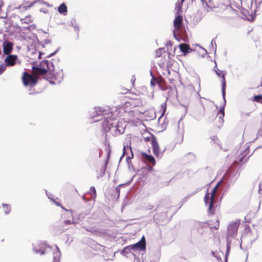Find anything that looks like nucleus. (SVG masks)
<instances>
[{
  "instance_id": "obj_45",
  "label": "nucleus",
  "mask_w": 262,
  "mask_h": 262,
  "mask_svg": "<svg viewBox=\"0 0 262 262\" xmlns=\"http://www.w3.org/2000/svg\"><path fill=\"white\" fill-rule=\"evenodd\" d=\"M58 75L60 78V79L58 80V83H59L60 82L61 80L62 79V78H63V74L62 72L61 71L60 73L58 74Z\"/></svg>"
},
{
  "instance_id": "obj_56",
  "label": "nucleus",
  "mask_w": 262,
  "mask_h": 262,
  "mask_svg": "<svg viewBox=\"0 0 262 262\" xmlns=\"http://www.w3.org/2000/svg\"><path fill=\"white\" fill-rule=\"evenodd\" d=\"M41 54H44V53L39 52V55H38V58L41 59Z\"/></svg>"
},
{
  "instance_id": "obj_57",
  "label": "nucleus",
  "mask_w": 262,
  "mask_h": 262,
  "mask_svg": "<svg viewBox=\"0 0 262 262\" xmlns=\"http://www.w3.org/2000/svg\"><path fill=\"white\" fill-rule=\"evenodd\" d=\"M198 83H199V91H200V89H201V86H200V79H199Z\"/></svg>"
},
{
  "instance_id": "obj_44",
  "label": "nucleus",
  "mask_w": 262,
  "mask_h": 262,
  "mask_svg": "<svg viewBox=\"0 0 262 262\" xmlns=\"http://www.w3.org/2000/svg\"><path fill=\"white\" fill-rule=\"evenodd\" d=\"M59 51V48L57 49L55 51H54V52L51 53L50 54H49V55H48L46 58H50L51 57H52L53 56H54L57 53V52Z\"/></svg>"
},
{
  "instance_id": "obj_5",
  "label": "nucleus",
  "mask_w": 262,
  "mask_h": 262,
  "mask_svg": "<svg viewBox=\"0 0 262 262\" xmlns=\"http://www.w3.org/2000/svg\"><path fill=\"white\" fill-rule=\"evenodd\" d=\"M22 81L25 86H33L37 84L38 79L36 77L29 74L28 72H24L22 76Z\"/></svg>"
},
{
  "instance_id": "obj_38",
  "label": "nucleus",
  "mask_w": 262,
  "mask_h": 262,
  "mask_svg": "<svg viewBox=\"0 0 262 262\" xmlns=\"http://www.w3.org/2000/svg\"><path fill=\"white\" fill-rule=\"evenodd\" d=\"M161 108L162 109V113L161 116L166 112V103H162L161 104Z\"/></svg>"
},
{
  "instance_id": "obj_54",
  "label": "nucleus",
  "mask_w": 262,
  "mask_h": 262,
  "mask_svg": "<svg viewBox=\"0 0 262 262\" xmlns=\"http://www.w3.org/2000/svg\"><path fill=\"white\" fill-rule=\"evenodd\" d=\"M257 134H258L259 136H261V137H262V129H261V130H259Z\"/></svg>"
},
{
  "instance_id": "obj_33",
  "label": "nucleus",
  "mask_w": 262,
  "mask_h": 262,
  "mask_svg": "<svg viewBox=\"0 0 262 262\" xmlns=\"http://www.w3.org/2000/svg\"><path fill=\"white\" fill-rule=\"evenodd\" d=\"M8 67L6 63H1L0 64V75H2L4 72L6 70V67Z\"/></svg>"
},
{
  "instance_id": "obj_35",
  "label": "nucleus",
  "mask_w": 262,
  "mask_h": 262,
  "mask_svg": "<svg viewBox=\"0 0 262 262\" xmlns=\"http://www.w3.org/2000/svg\"><path fill=\"white\" fill-rule=\"evenodd\" d=\"M187 156L188 157L189 160L190 161H193L195 160L196 156L195 155L193 152H189L187 154Z\"/></svg>"
},
{
  "instance_id": "obj_58",
  "label": "nucleus",
  "mask_w": 262,
  "mask_h": 262,
  "mask_svg": "<svg viewBox=\"0 0 262 262\" xmlns=\"http://www.w3.org/2000/svg\"><path fill=\"white\" fill-rule=\"evenodd\" d=\"M258 234H257L256 237L252 241V242H254L256 241V239L258 238Z\"/></svg>"
},
{
  "instance_id": "obj_55",
  "label": "nucleus",
  "mask_w": 262,
  "mask_h": 262,
  "mask_svg": "<svg viewBox=\"0 0 262 262\" xmlns=\"http://www.w3.org/2000/svg\"><path fill=\"white\" fill-rule=\"evenodd\" d=\"M216 224H217V226L216 227V226H215V228L216 229H217L219 228V221H218V220H217V221H216Z\"/></svg>"
},
{
  "instance_id": "obj_22",
  "label": "nucleus",
  "mask_w": 262,
  "mask_h": 262,
  "mask_svg": "<svg viewBox=\"0 0 262 262\" xmlns=\"http://www.w3.org/2000/svg\"><path fill=\"white\" fill-rule=\"evenodd\" d=\"M56 250L53 252V261L60 262L59 258L61 256V253L57 246H55Z\"/></svg>"
},
{
  "instance_id": "obj_59",
  "label": "nucleus",
  "mask_w": 262,
  "mask_h": 262,
  "mask_svg": "<svg viewBox=\"0 0 262 262\" xmlns=\"http://www.w3.org/2000/svg\"><path fill=\"white\" fill-rule=\"evenodd\" d=\"M183 106L185 107V115L186 114V113L187 112V108L186 106H185V105H183Z\"/></svg>"
},
{
  "instance_id": "obj_17",
  "label": "nucleus",
  "mask_w": 262,
  "mask_h": 262,
  "mask_svg": "<svg viewBox=\"0 0 262 262\" xmlns=\"http://www.w3.org/2000/svg\"><path fill=\"white\" fill-rule=\"evenodd\" d=\"M183 18L182 15H178L175 17L173 20V26L176 30H179L182 24Z\"/></svg>"
},
{
  "instance_id": "obj_15",
  "label": "nucleus",
  "mask_w": 262,
  "mask_h": 262,
  "mask_svg": "<svg viewBox=\"0 0 262 262\" xmlns=\"http://www.w3.org/2000/svg\"><path fill=\"white\" fill-rule=\"evenodd\" d=\"M179 47L181 52L183 53L184 56H186L189 53L194 51L193 49H191L188 45H186L185 43H180L179 45Z\"/></svg>"
},
{
  "instance_id": "obj_53",
  "label": "nucleus",
  "mask_w": 262,
  "mask_h": 262,
  "mask_svg": "<svg viewBox=\"0 0 262 262\" xmlns=\"http://www.w3.org/2000/svg\"><path fill=\"white\" fill-rule=\"evenodd\" d=\"M108 162V159H106L104 162V164L103 166H106V167H107Z\"/></svg>"
},
{
  "instance_id": "obj_3",
  "label": "nucleus",
  "mask_w": 262,
  "mask_h": 262,
  "mask_svg": "<svg viewBox=\"0 0 262 262\" xmlns=\"http://www.w3.org/2000/svg\"><path fill=\"white\" fill-rule=\"evenodd\" d=\"M32 70L36 72L38 74L42 76L43 78L47 80L51 84H55V82L51 78L57 79V75L54 74L55 67L52 61L47 59H44L37 66L32 67Z\"/></svg>"
},
{
  "instance_id": "obj_23",
  "label": "nucleus",
  "mask_w": 262,
  "mask_h": 262,
  "mask_svg": "<svg viewBox=\"0 0 262 262\" xmlns=\"http://www.w3.org/2000/svg\"><path fill=\"white\" fill-rule=\"evenodd\" d=\"M204 6L205 5L210 8L212 9L215 8V4L213 0H200Z\"/></svg>"
},
{
  "instance_id": "obj_1",
  "label": "nucleus",
  "mask_w": 262,
  "mask_h": 262,
  "mask_svg": "<svg viewBox=\"0 0 262 262\" xmlns=\"http://www.w3.org/2000/svg\"><path fill=\"white\" fill-rule=\"evenodd\" d=\"M93 115L92 116V121L96 122L101 120L104 119L102 123V128L104 133H107L110 131L111 128L115 127L116 130L119 133H122L120 129H119V124L120 121L118 122V124L115 123V118L114 116L113 112L111 111L109 107L106 108L101 107H95L94 108Z\"/></svg>"
},
{
  "instance_id": "obj_30",
  "label": "nucleus",
  "mask_w": 262,
  "mask_h": 262,
  "mask_svg": "<svg viewBox=\"0 0 262 262\" xmlns=\"http://www.w3.org/2000/svg\"><path fill=\"white\" fill-rule=\"evenodd\" d=\"M186 90L188 91L190 93L193 92L195 91L194 86L191 84H187L186 87Z\"/></svg>"
},
{
  "instance_id": "obj_51",
  "label": "nucleus",
  "mask_w": 262,
  "mask_h": 262,
  "mask_svg": "<svg viewBox=\"0 0 262 262\" xmlns=\"http://www.w3.org/2000/svg\"><path fill=\"white\" fill-rule=\"evenodd\" d=\"M212 140H213L214 142H215V141L217 140V138L216 136H212L211 137Z\"/></svg>"
},
{
  "instance_id": "obj_64",
  "label": "nucleus",
  "mask_w": 262,
  "mask_h": 262,
  "mask_svg": "<svg viewBox=\"0 0 262 262\" xmlns=\"http://www.w3.org/2000/svg\"><path fill=\"white\" fill-rule=\"evenodd\" d=\"M213 41H214V39H213L212 40L211 42V46H212V45H213Z\"/></svg>"
},
{
  "instance_id": "obj_20",
  "label": "nucleus",
  "mask_w": 262,
  "mask_h": 262,
  "mask_svg": "<svg viewBox=\"0 0 262 262\" xmlns=\"http://www.w3.org/2000/svg\"><path fill=\"white\" fill-rule=\"evenodd\" d=\"M238 170L236 168L230 167L227 172H226L228 176L231 177H232L233 179H235L236 177L238 176H239V174H238Z\"/></svg>"
},
{
  "instance_id": "obj_9",
  "label": "nucleus",
  "mask_w": 262,
  "mask_h": 262,
  "mask_svg": "<svg viewBox=\"0 0 262 262\" xmlns=\"http://www.w3.org/2000/svg\"><path fill=\"white\" fill-rule=\"evenodd\" d=\"M2 46L3 48V54L2 55V58L4 56V55H10V53L13 49V43L7 40H5Z\"/></svg>"
},
{
  "instance_id": "obj_62",
  "label": "nucleus",
  "mask_w": 262,
  "mask_h": 262,
  "mask_svg": "<svg viewBox=\"0 0 262 262\" xmlns=\"http://www.w3.org/2000/svg\"><path fill=\"white\" fill-rule=\"evenodd\" d=\"M248 227V231H249L250 233H252V231L250 229V227H249V226H247Z\"/></svg>"
},
{
  "instance_id": "obj_16",
  "label": "nucleus",
  "mask_w": 262,
  "mask_h": 262,
  "mask_svg": "<svg viewBox=\"0 0 262 262\" xmlns=\"http://www.w3.org/2000/svg\"><path fill=\"white\" fill-rule=\"evenodd\" d=\"M223 99L224 100L223 104L222 106H221L220 107V110L218 111V112H217V115H219V118L220 120H221V122L222 124L224 122L223 118L225 116L224 109H225V105L226 104V100L225 96L224 97H223Z\"/></svg>"
},
{
  "instance_id": "obj_48",
  "label": "nucleus",
  "mask_w": 262,
  "mask_h": 262,
  "mask_svg": "<svg viewBox=\"0 0 262 262\" xmlns=\"http://www.w3.org/2000/svg\"><path fill=\"white\" fill-rule=\"evenodd\" d=\"M250 18H249L248 19L250 21H253L255 18V15H251Z\"/></svg>"
},
{
  "instance_id": "obj_32",
  "label": "nucleus",
  "mask_w": 262,
  "mask_h": 262,
  "mask_svg": "<svg viewBox=\"0 0 262 262\" xmlns=\"http://www.w3.org/2000/svg\"><path fill=\"white\" fill-rule=\"evenodd\" d=\"M106 169V166H102V167L101 168V169H100V176H97V179H99L100 177H102L105 174Z\"/></svg>"
},
{
  "instance_id": "obj_60",
  "label": "nucleus",
  "mask_w": 262,
  "mask_h": 262,
  "mask_svg": "<svg viewBox=\"0 0 262 262\" xmlns=\"http://www.w3.org/2000/svg\"><path fill=\"white\" fill-rule=\"evenodd\" d=\"M110 152H108V154H107V158H106V159H108H108H109V158H110Z\"/></svg>"
},
{
  "instance_id": "obj_42",
  "label": "nucleus",
  "mask_w": 262,
  "mask_h": 262,
  "mask_svg": "<svg viewBox=\"0 0 262 262\" xmlns=\"http://www.w3.org/2000/svg\"><path fill=\"white\" fill-rule=\"evenodd\" d=\"M74 29V30L77 33V35H78V33L79 32V27L78 24H75V25L73 27Z\"/></svg>"
},
{
  "instance_id": "obj_21",
  "label": "nucleus",
  "mask_w": 262,
  "mask_h": 262,
  "mask_svg": "<svg viewBox=\"0 0 262 262\" xmlns=\"http://www.w3.org/2000/svg\"><path fill=\"white\" fill-rule=\"evenodd\" d=\"M58 12L63 15H66L68 12V7L64 3L61 4L58 7Z\"/></svg>"
},
{
  "instance_id": "obj_2",
  "label": "nucleus",
  "mask_w": 262,
  "mask_h": 262,
  "mask_svg": "<svg viewBox=\"0 0 262 262\" xmlns=\"http://www.w3.org/2000/svg\"><path fill=\"white\" fill-rule=\"evenodd\" d=\"M238 176L235 179H233L225 173L217 185L211 190L210 193L208 192V189H207V192L204 198V201L206 205L208 204V213L209 214H214V206L217 205V202L215 200L214 194L219 185L222 183L223 188L226 191L230 186L234 184Z\"/></svg>"
},
{
  "instance_id": "obj_29",
  "label": "nucleus",
  "mask_w": 262,
  "mask_h": 262,
  "mask_svg": "<svg viewBox=\"0 0 262 262\" xmlns=\"http://www.w3.org/2000/svg\"><path fill=\"white\" fill-rule=\"evenodd\" d=\"M2 206L4 207V208H6L5 210V214H8L11 211V207L8 204H2Z\"/></svg>"
},
{
  "instance_id": "obj_47",
  "label": "nucleus",
  "mask_w": 262,
  "mask_h": 262,
  "mask_svg": "<svg viewBox=\"0 0 262 262\" xmlns=\"http://www.w3.org/2000/svg\"><path fill=\"white\" fill-rule=\"evenodd\" d=\"M46 195H47V196L48 197V198H49V199L53 200V199H52V198H51V195H52V194H50V193H48V191H47V190H46Z\"/></svg>"
},
{
  "instance_id": "obj_19",
  "label": "nucleus",
  "mask_w": 262,
  "mask_h": 262,
  "mask_svg": "<svg viewBox=\"0 0 262 262\" xmlns=\"http://www.w3.org/2000/svg\"><path fill=\"white\" fill-rule=\"evenodd\" d=\"M205 227H207V225L205 223L203 222H195L193 224L194 228L196 229L200 234L203 233L202 229Z\"/></svg>"
},
{
  "instance_id": "obj_10",
  "label": "nucleus",
  "mask_w": 262,
  "mask_h": 262,
  "mask_svg": "<svg viewBox=\"0 0 262 262\" xmlns=\"http://www.w3.org/2000/svg\"><path fill=\"white\" fill-rule=\"evenodd\" d=\"M18 61V56L16 55H8L4 59V62L8 67H12L14 66Z\"/></svg>"
},
{
  "instance_id": "obj_39",
  "label": "nucleus",
  "mask_w": 262,
  "mask_h": 262,
  "mask_svg": "<svg viewBox=\"0 0 262 262\" xmlns=\"http://www.w3.org/2000/svg\"><path fill=\"white\" fill-rule=\"evenodd\" d=\"M75 24H76V19L74 18H73L69 22H68V25L70 26L73 27Z\"/></svg>"
},
{
  "instance_id": "obj_46",
  "label": "nucleus",
  "mask_w": 262,
  "mask_h": 262,
  "mask_svg": "<svg viewBox=\"0 0 262 262\" xmlns=\"http://www.w3.org/2000/svg\"><path fill=\"white\" fill-rule=\"evenodd\" d=\"M54 203H55V204H56V206H61V208H62L63 209H64V210H66V211H70L69 210L66 209V208H64V207H62V206H61V204H60L59 203H58V202H56V201H54Z\"/></svg>"
},
{
  "instance_id": "obj_43",
  "label": "nucleus",
  "mask_w": 262,
  "mask_h": 262,
  "mask_svg": "<svg viewBox=\"0 0 262 262\" xmlns=\"http://www.w3.org/2000/svg\"><path fill=\"white\" fill-rule=\"evenodd\" d=\"M173 37L177 40H178V41H180L181 40V37L178 36L176 33V31L174 30L173 31Z\"/></svg>"
},
{
  "instance_id": "obj_34",
  "label": "nucleus",
  "mask_w": 262,
  "mask_h": 262,
  "mask_svg": "<svg viewBox=\"0 0 262 262\" xmlns=\"http://www.w3.org/2000/svg\"><path fill=\"white\" fill-rule=\"evenodd\" d=\"M114 193H115V195H117V198H118L119 196L120 193V185H118L116 187L115 191L114 192Z\"/></svg>"
},
{
  "instance_id": "obj_14",
  "label": "nucleus",
  "mask_w": 262,
  "mask_h": 262,
  "mask_svg": "<svg viewBox=\"0 0 262 262\" xmlns=\"http://www.w3.org/2000/svg\"><path fill=\"white\" fill-rule=\"evenodd\" d=\"M232 238L230 236H228V235H226V251L225 255V261L224 262H227L228 257L229 256V254L230 253V249H231V244L232 242Z\"/></svg>"
},
{
  "instance_id": "obj_8",
  "label": "nucleus",
  "mask_w": 262,
  "mask_h": 262,
  "mask_svg": "<svg viewBox=\"0 0 262 262\" xmlns=\"http://www.w3.org/2000/svg\"><path fill=\"white\" fill-rule=\"evenodd\" d=\"M134 251H145L146 250V239L143 235L141 239L137 243L130 245Z\"/></svg>"
},
{
  "instance_id": "obj_26",
  "label": "nucleus",
  "mask_w": 262,
  "mask_h": 262,
  "mask_svg": "<svg viewBox=\"0 0 262 262\" xmlns=\"http://www.w3.org/2000/svg\"><path fill=\"white\" fill-rule=\"evenodd\" d=\"M166 50L165 48H160L157 49L156 51V56L157 57H159L161 56L163 53L165 52Z\"/></svg>"
},
{
  "instance_id": "obj_12",
  "label": "nucleus",
  "mask_w": 262,
  "mask_h": 262,
  "mask_svg": "<svg viewBox=\"0 0 262 262\" xmlns=\"http://www.w3.org/2000/svg\"><path fill=\"white\" fill-rule=\"evenodd\" d=\"M141 155L145 162L151 164L153 166L155 165L156 160L152 155H148L145 152H141Z\"/></svg>"
},
{
  "instance_id": "obj_31",
  "label": "nucleus",
  "mask_w": 262,
  "mask_h": 262,
  "mask_svg": "<svg viewBox=\"0 0 262 262\" xmlns=\"http://www.w3.org/2000/svg\"><path fill=\"white\" fill-rule=\"evenodd\" d=\"M198 189H197L195 191H194L193 192L191 193V194H188L186 196L183 198L182 200V203L186 202L187 201L188 198L194 195L198 192Z\"/></svg>"
},
{
  "instance_id": "obj_49",
  "label": "nucleus",
  "mask_w": 262,
  "mask_h": 262,
  "mask_svg": "<svg viewBox=\"0 0 262 262\" xmlns=\"http://www.w3.org/2000/svg\"><path fill=\"white\" fill-rule=\"evenodd\" d=\"M132 180H133V178H132V179H131V180H130L128 182H127V183L120 184L119 185H120V187H121V186H125V185H128V184H130V183L132 182Z\"/></svg>"
},
{
  "instance_id": "obj_37",
  "label": "nucleus",
  "mask_w": 262,
  "mask_h": 262,
  "mask_svg": "<svg viewBox=\"0 0 262 262\" xmlns=\"http://www.w3.org/2000/svg\"><path fill=\"white\" fill-rule=\"evenodd\" d=\"M172 42L170 40H168L166 42V46H167V50L168 51L170 48H171L172 47Z\"/></svg>"
},
{
  "instance_id": "obj_11",
  "label": "nucleus",
  "mask_w": 262,
  "mask_h": 262,
  "mask_svg": "<svg viewBox=\"0 0 262 262\" xmlns=\"http://www.w3.org/2000/svg\"><path fill=\"white\" fill-rule=\"evenodd\" d=\"M132 250H133V249L130 245L125 247L123 249L120 250L119 252L121 254L126 257H130L131 255L136 257V255L131 252Z\"/></svg>"
},
{
  "instance_id": "obj_40",
  "label": "nucleus",
  "mask_w": 262,
  "mask_h": 262,
  "mask_svg": "<svg viewBox=\"0 0 262 262\" xmlns=\"http://www.w3.org/2000/svg\"><path fill=\"white\" fill-rule=\"evenodd\" d=\"M63 223L66 225H70V224H77V222H75L74 221H72L69 220H65Z\"/></svg>"
},
{
  "instance_id": "obj_52",
  "label": "nucleus",
  "mask_w": 262,
  "mask_h": 262,
  "mask_svg": "<svg viewBox=\"0 0 262 262\" xmlns=\"http://www.w3.org/2000/svg\"><path fill=\"white\" fill-rule=\"evenodd\" d=\"M32 26H33V25L29 26H27V27H25V28L26 29H27V30H30H30H31V29H32Z\"/></svg>"
},
{
  "instance_id": "obj_41",
  "label": "nucleus",
  "mask_w": 262,
  "mask_h": 262,
  "mask_svg": "<svg viewBox=\"0 0 262 262\" xmlns=\"http://www.w3.org/2000/svg\"><path fill=\"white\" fill-rule=\"evenodd\" d=\"M51 40L50 39H46L45 41H44V43H42V42H39V43H40L41 46L44 48L45 47V44H48V43H51Z\"/></svg>"
},
{
  "instance_id": "obj_7",
  "label": "nucleus",
  "mask_w": 262,
  "mask_h": 262,
  "mask_svg": "<svg viewBox=\"0 0 262 262\" xmlns=\"http://www.w3.org/2000/svg\"><path fill=\"white\" fill-rule=\"evenodd\" d=\"M214 71L219 77L222 78V94L223 97H224L226 96V82L225 79L226 72L223 71H220L218 69L216 64L214 67Z\"/></svg>"
},
{
  "instance_id": "obj_28",
  "label": "nucleus",
  "mask_w": 262,
  "mask_h": 262,
  "mask_svg": "<svg viewBox=\"0 0 262 262\" xmlns=\"http://www.w3.org/2000/svg\"><path fill=\"white\" fill-rule=\"evenodd\" d=\"M253 100L254 101L262 103V95L259 94L254 96L253 97Z\"/></svg>"
},
{
  "instance_id": "obj_13",
  "label": "nucleus",
  "mask_w": 262,
  "mask_h": 262,
  "mask_svg": "<svg viewBox=\"0 0 262 262\" xmlns=\"http://www.w3.org/2000/svg\"><path fill=\"white\" fill-rule=\"evenodd\" d=\"M249 152V148L246 149L242 153L238 156V161L240 164H243L249 158L251 155H249L247 158L248 154Z\"/></svg>"
},
{
  "instance_id": "obj_24",
  "label": "nucleus",
  "mask_w": 262,
  "mask_h": 262,
  "mask_svg": "<svg viewBox=\"0 0 262 262\" xmlns=\"http://www.w3.org/2000/svg\"><path fill=\"white\" fill-rule=\"evenodd\" d=\"M129 149H130V150L131 152V157H130V156L127 157L126 158V163L128 165V167L130 169L131 168H134L133 165L131 162V159L134 158V155H133V151H132V148L130 146H129Z\"/></svg>"
},
{
  "instance_id": "obj_18",
  "label": "nucleus",
  "mask_w": 262,
  "mask_h": 262,
  "mask_svg": "<svg viewBox=\"0 0 262 262\" xmlns=\"http://www.w3.org/2000/svg\"><path fill=\"white\" fill-rule=\"evenodd\" d=\"M40 245H42L45 246L46 248L48 247L49 248H51L52 246H50L49 245H47V243L45 241L41 242L40 244L39 245V249H37L35 247L33 248V251L36 253H40L41 255H44L45 254V252L43 250H42V247H41Z\"/></svg>"
},
{
  "instance_id": "obj_25",
  "label": "nucleus",
  "mask_w": 262,
  "mask_h": 262,
  "mask_svg": "<svg viewBox=\"0 0 262 262\" xmlns=\"http://www.w3.org/2000/svg\"><path fill=\"white\" fill-rule=\"evenodd\" d=\"M150 75L151 77L150 80V85L152 88H153L158 82V79L155 77L151 70H150Z\"/></svg>"
},
{
  "instance_id": "obj_61",
  "label": "nucleus",
  "mask_w": 262,
  "mask_h": 262,
  "mask_svg": "<svg viewBox=\"0 0 262 262\" xmlns=\"http://www.w3.org/2000/svg\"><path fill=\"white\" fill-rule=\"evenodd\" d=\"M102 152V150L101 149L99 150V157H100Z\"/></svg>"
},
{
  "instance_id": "obj_27",
  "label": "nucleus",
  "mask_w": 262,
  "mask_h": 262,
  "mask_svg": "<svg viewBox=\"0 0 262 262\" xmlns=\"http://www.w3.org/2000/svg\"><path fill=\"white\" fill-rule=\"evenodd\" d=\"M257 0H255V4H256V9L255 10V13L257 12L262 11V0L258 2V4L257 5Z\"/></svg>"
},
{
  "instance_id": "obj_50",
  "label": "nucleus",
  "mask_w": 262,
  "mask_h": 262,
  "mask_svg": "<svg viewBox=\"0 0 262 262\" xmlns=\"http://www.w3.org/2000/svg\"><path fill=\"white\" fill-rule=\"evenodd\" d=\"M126 154V147L124 146V148L123 149V154L122 156H124V155Z\"/></svg>"
},
{
  "instance_id": "obj_4",
  "label": "nucleus",
  "mask_w": 262,
  "mask_h": 262,
  "mask_svg": "<svg viewBox=\"0 0 262 262\" xmlns=\"http://www.w3.org/2000/svg\"><path fill=\"white\" fill-rule=\"evenodd\" d=\"M150 135L151 137L145 138L144 140L146 142L151 141V144L153 154L155 155L156 158H161L162 156L163 152L164 151L165 149L163 150V152H161V154L160 152L159 144L158 143L156 137L152 134H151Z\"/></svg>"
},
{
  "instance_id": "obj_6",
  "label": "nucleus",
  "mask_w": 262,
  "mask_h": 262,
  "mask_svg": "<svg viewBox=\"0 0 262 262\" xmlns=\"http://www.w3.org/2000/svg\"><path fill=\"white\" fill-rule=\"evenodd\" d=\"M239 223V221L230 223L227 227V235L230 236L232 238H234L237 235Z\"/></svg>"
},
{
  "instance_id": "obj_36",
  "label": "nucleus",
  "mask_w": 262,
  "mask_h": 262,
  "mask_svg": "<svg viewBox=\"0 0 262 262\" xmlns=\"http://www.w3.org/2000/svg\"><path fill=\"white\" fill-rule=\"evenodd\" d=\"M90 191L92 194L95 197L96 196V190L94 186H91L90 188Z\"/></svg>"
},
{
  "instance_id": "obj_63",
  "label": "nucleus",
  "mask_w": 262,
  "mask_h": 262,
  "mask_svg": "<svg viewBox=\"0 0 262 262\" xmlns=\"http://www.w3.org/2000/svg\"><path fill=\"white\" fill-rule=\"evenodd\" d=\"M202 48V49H203V50H204V51H205V54H207V52L206 50V49H205L204 48Z\"/></svg>"
}]
</instances>
